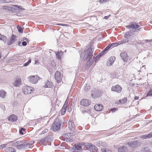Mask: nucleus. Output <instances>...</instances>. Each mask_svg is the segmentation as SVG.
<instances>
[{
  "label": "nucleus",
  "instance_id": "f257e3e1",
  "mask_svg": "<svg viewBox=\"0 0 152 152\" xmlns=\"http://www.w3.org/2000/svg\"><path fill=\"white\" fill-rule=\"evenodd\" d=\"M92 53V50L91 49H88L85 51L80 54L81 57L82 58L83 61H86L89 58Z\"/></svg>",
  "mask_w": 152,
  "mask_h": 152
},
{
  "label": "nucleus",
  "instance_id": "f03ea898",
  "mask_svg": "<svg viewBox=\"0 0 152 152\" xmlns=\"http://www.w3.org/2000/svg\"><path fill=\"white\" fill-rule=\"evenodd\" d=\"M41 78L37 75H30L27 78L28 81L30 83H37Z\"/></svg>",
  "mask_w": 152,
  "mask_h": 152
},
{
  "label": "nucleus",
  "instance_id": "7ed1b4c3",
  "mask_svg": "<svg viewBox=\"0 0 152 152\" xmlns=\"http://www.w3.org/2000/svg\"><path fill=\"white\" fill-rule=\"evenodd\" d=\"M34 91V88L29 86H25L23 88V91L25 94H30Z\"/></svg>",
  "mask_w": 152,
  "mask_h": 152
},
{
  "label": "nucleus",
  "instance_id": "20e7f679",
  "mask_svg": "<svg viewBox=\"0 0 152 152\" xmlns=\"http://www.w3.org/2000/svg\"><path fill=\"white\" fill-rule=\"evenodd\" d=\"M75 138V136L73 134L67 133L65 135L64 140L67 142H70L73 141Z\"/></svg>",
  "mask_w": 152,
  "mask_h": 152
},
{
  "label": "nucleus",
  "instance_id": "39448f33",
  "mask_svg": "<svg viewBox=\"0 0 152 152\" xmlns=\"http://www.w3.org/2000/svg\"><path fill=\"white\" fill-rule=\"evenodd\" d=\"M60 126V122L59 119H56L52 127L53 131H56L59 129Z\"/></svg>",
  "mask_w": 152,
  "mask_h": 152
},
{
  "label": "nucleus",
  "instance_id": "423d86ee",
  "mask_svg": "<svg viewBox=\"0 0 152 152\" xmlns=\"http://www.w3.org/2000/svg\"><path fill=\"white\" fill-rule=\"evenodd\" d=\"M122 89L121 87L118 85L112 86L111 89V91H115L118 93L121 92Z\"/></svg>",
  "mask_w": 152,
  "mask_h": 152
},
{
  "label": "nucleus",
  "instance_id": "0eeeda50",
  "mask_svg": "<svg viewBox=\"0 0 152 152\" xmlns=\"http://www.w3.org/2000/svg\"><path fill=\"white\" fill-rule=\"evenodd\" d=\"M80 104L81 105L83 106L87 107L91 104V102L88 99H84L81 100Z\"/></svg>",
  "mask_w": 152,
  "mask_h": 152
},
{
  "label": "nucleus",
  "instance_id": "6e6552de",
  "mask_svg": "<svg viewBox=\"0 0 152 152\" xmlns=\"http://www.w3.org/2000/svg\"><path fill=\"white\" fill-rule=\"evenodd\" d=\"M62 75L58 71H56V72L55 77L58 83H59L61 82L62 80Z\"/></svg>",
  "mask_w": 152,
  "mask_h": 152
},
{
  "label": "nucleus",
  "instance_id": "1a4fd4ad",
  "mask_svg": "<svg viewBox=\"0 0 152 152\" xmlns=\"http://www.w3.org/2000/svg\"><path fill=\"white\" fill-rule=\"evenodd\" d=\"M126 27L128 29H130L131 28H135V30L139 29L140 26L135 23H133L131 24L130 26H126Z\"/></svg>",
  "mask_w": 152,
  "mask_h": 152
},
{
  "label": "nucleus",
  "instance_id": "9d476101",
  "mask_svg": "<svg viewBox=\"0 0 152 152\" xmlns=\"http://www.w3.org/2000/svg\"><path fill=\"white\" fill-rule=\"evenodd\" d=\"M8 118L9 121L13 122L17 121L18 117L16 115L12 114L10 115Z\"/></svg>",
  "mask_w": 152,
  "mask_h": 152
},
{
  "label": "nucleus",
  "instance_id": "9b49d317",
  "mask_svg": "<svg viewBox=\"0 0 152 152\" xmlns=\"http://www.w3.org/2000/svg\"><path fill=\"white\" fill-rule=\"evenodd\" d=\"M115 60V58L114 57H111L107 60V65L110 66L112 65Z\"/></svg>",
  "mask_w": 152,
  "mask_h": 152
},
{
  "label": "nucleus",
  "instance_id": "f8f14e48",
  "mask_svg": "<svg viewBox=\"0 0 152 152\" xmlns=\"http://www.w3.org/2000/svg\"><path fill=\"white\" fill-rule=\"evenodd\" d=\"M68 102V100H66L62 109L61 112V115H64V114L65 112L66 111V108L67 107Z\"/></svg>",
  "mask_w": 152,
  "mask_h": 152
},
{
  "label": "nucleus",
  "instance_id": "ddd939ff",
  "mask_svg": "<svg viewBox=\"0 0 152 152\" xmlns=\"http://www.w3.org/2000/svg\"><path fill=\"white\" fill-rule=\"evenodd\" d=\"M21 80L20 78L17 79L13 83V85L15 87H19L21 84Z\"/></svg>",
  "mask_w": 152,
  "mask_h": 152
},
{
  "label": "nucleus",
  "instance_id": "4468645a",
  "mask_svg": "<svg viewBox=\"0 0 152 152\" xmlns=\"http://www.w3.org/2000/svg\"><path fill=\"white\" fill-rule=\"evenodd\" d=\"M94 108L95 110L97 111H100L103 109V107L101 104H97L94 106Z\"/></svg>",
  "mask_w": 152,
  "mask_h": 152
},
{
  "label": "nucleus",
  "instance_id": "2eb2a0df",
  "mask_svg": "<svg viewBox=\"0 0 152 152\" xmlns=\"http://www.w3.org/2000/svg\"><path fill=\"white\" fill-rule=\"evenodd\" d=\"M121 56L124 61H127L128 60V56L127 53L123 52L121 54Z\"/></svg>",
  "mask_w": 152,
  "mask_h": 152
},
{
  "label": "nucleus",
  "instance_id": "dca6fc26",
  "mask_svg": "<svg viewBox=\"0 0 152 152\" xmlns=\"http://www.w3.org/2000/svg\"><path fill=\"white\" fill-rule=\"evenodd\" d=\"M20 145H17V144H20V142H15V144L16 145L17 148L18 149H21L24 148L25 147V145L22 144V142H20Z\"/></svg>",
  "mask_w": 152,
  "mask_h": 152
},
{
  "label": "nucleus",
  "instance_id": "f3484780",
  "mask_svg": "<svg viewBox=\"0 0 152 152\" xmlns=\"http://www.w3.org/2000/svg\"><path fill=\"white\" fill-rule=\"evenodd\" d=\"M7 93L4 90H0V98L1 99H4L6 96Z\"/></svg>",
  "mask_w": 152,
  "mask_h": 152
},
{
  "label": "nucleus",
  "instance_id": "a211bd4d",
  "mask_svg": "<svg viewBox=\"0 0 152 152\" xmlns=\"http://www.w3.org/2000/svg\"><path fill=\"white\" fill-rule=\"evenodd\" d=\"M15 7H17V6L16 5H14L12 6L11 7H7L6 6H3V9H4L6 10L7 9L8 10L10 11H15Z\"/></svg>",
  "mask_w": 152,
  "mask_h": 152
},
{
  "label": "nucleus",
  "instance_id": "6ab92c4d",
  "mask_svg": "<svg viewBox=\"0 0 152 152\" xmlns=\"http://www.w3.org/2000/svg\"><path fill=\"white\" fill-rule=\"evenodd\" d=\"M45 88H51L53 87L52 83L49 81H47L44 86Z\"/></svg>",
  "mask_w": 152,
  "mask_h": 152
},
{
  "label": "nucleus",
  "instance_id": "aec40b11",
  "mask_svg": "<svg viewBox=\"0 0 152 152\" xmlns=\"http://www.w3.org/2000/svg\"><path fill=\"white\" fill-rule=\"evenodd\" d=\"M89 150L93 152H97L98 151L97 148L93 145H91L89 147Z\"/></svg>",
  "mask_w": 152,
  "mask_h": 152
},
{
  "label": "nucleus",
  "instance_id": "412c9836",
  "mask_svg": "<svg viewBox=\"0 0 152 152\" xmlns=\"http://www.w3.org/2000/svg\"><path fill=\"white\" fill-rule=\"evenodd\" d=\"M74 150L77 152H81L82 151L81 147L78 145H76L75 146Z\"/></svg>",
  "mask_w": 152,
  "mask_h": 152
},
{
  "label": "nucleus",
  "instance_id": "4be33fe9",
  "mask_svg": "<svg viewBox=\"0 0 152 152\" xmlns=\"http://www.w3.org/2000/svg\"><path fill=\"white\" fill-rule=\"evenodd\" d=\"M6 152H15L14 149L12 147H8L5 149Z\"/></svg>",
  "mask_w": 152,
  "mask_h": 152
},
{
  "label": "nucleus",
  "instance_id": "5701e85b",
  "mask_svg": "<svg viewBox=\"0 0 152 152\" xmlns=\"http://www.w3.org/2000/svg\"><path fill=\"white\" fill-rule=\"evenodd\" d=\"M69 129L71 130H73L74 129V125L72 124L71 121H69Z\"/></svg>",
  "mask_w": 152,
  "mask_h": 152
},
{
  "label": "nucleus",
  "instance_id": "b1692460",
  "mask_svg": "<svg viewBox=\"0 0 152 152\" xmlns=\"http://www.w3.org/2000/svg\"><path fill=\"white\" fill-rule=\"evenodd\" d=\"M63 53L61 52H58L56 53V58L57 59L60 60L61 59V57Z\"/></svg>",
  "mask_w": 152,
  "mask_h": 152
},
{
  "label": "nucleus",
  "instance_id": "393cba45",
  "mask_svg": "<svg viewBox=\"0 0 152 152\" xmlns=\"http://www.w3.org/2000/svg\"><path fill=\"white\" fill-rule=\"evenodd\" d=\"M23 42L22 43V44L23 46H25L26 45L27 43L28 42L27 39L25 38H24L23 39Z\"/></svg>",
  "mask_w": 152,
  "mask_h": 152
},
{
  "label": "nucleus",
  "instance_id": "a878e982",
  "mask_svg": "<svg viewBox=\"0 0 152 152\" xmlns=\"http://www.w3.org/2000/svg\"><path fill=\"white\" fill-rule=\"evenodd\" d=\"M119 101L120 103L121 104H124L126 102L127 99L125 98H124L120 100Z\"/></svg>",
  "mask_w": 152,
  "mask_h": 152
},
{
  "label": "nucleus",
  "instance_id": "bb28decb",
  "mask_svg": "<svg viewBox=\"0 0 152 152\" xmlns=\"http://www.w3.org/2000/svg\"><path fill=\"white\" fill-rule=\"evenodd\" d=\"M0 39L1 40L5 42L6 39V38L4 36L0 34Z\"/></svg>",
  "mask_w": 152,
  "mask_h": 152
},
{
  "label": "nucleus",
  "instance_id": "cd10ccee",
  "mask_svg": "<svg viewBox=\"0 0 152 152\" xmlns=\"http://www.w3.org/2000/svg\"><path fill=\"white\" fill-rule=\"evenodd\" d=\"M130 32H127L125 34V38H128L131 36L130 35Z\"/></svg>",
  "mask_w": 152,
  "mask_h": 152
},
{
  "label": "nucleus",
  "instance_id": "c85d7f7f",
  "mask_svg": "<svg viewBox=\"0 0 152 152\" xmlns=\"http://www.w3.org/2000/svg\"><path fill=\"white\" fill-rule=\"evenodd\" d=\"M18 30L19 32L22 33L23 32V29L20 27H18Z\"/></svg>",
  "mask_w": 152,
  "mask_h": 152
},
{
  "label": "nucleus",
  "instance_id": "c756f323",
  "mask_svg": "<svg viewBox=\"0 0 152 152\" xmlns=\"http://www.w3.org/2000/svg\"><path fill=\"white\" fill-rule=\"evenodd\" d=\"M101 151L102 152H111L110 150L106 149L104 148H102Z\"/></svg>",
  "mask_w": 152,
  "mask_h": 152
},
{
  "label": "nucleus",
  "instance_id": "7c9ffc66",
  "mask_svg": "<svg viewBox=\"0 0 152 152\" xmlns=\"http://www.w3.org/2000/svg\"><path fill=\"white\" fill-rule=\"evenodd\" d=\"M124 148L123 147H120L118 148V152H122L124 151Z\"/></svg>",
  "mask_w": 152,
  "mask_h": 152
},
{
  "label": "nucleus",
  "instance_id": "2f4dec72",
  "mask_svg": "<svg viewBox=\"0 0 152 152\" xmlns=\"http://www.w3.org/2000/svg\"><path fill=\"white\" fill-rule=\"evenodd\" d=\"M148 137V138H150L152 137V133L149 134L147 136V137H145V138Z\"/></svg>",
  "mask_w": 152,
  "mask_h": 152
},
{
  "label": "nucleus",
  "instance_id": "473e14b6",
  "mask_svg": "<svg viewBox=\"0 0 152 152\" xmlns=\"http://www.w3.org/2000/svg\"><path fill=\"white\" fill-rule=\"evenodd\" d=\"M148 94L149 95L152 96V90H151L149 91Z\"/></svg>",
  "mask_w": 152,
  "mask_h": 152
},
{
  "label": "nucleus",
  "instance_id": "72a5a7b5",
  "mask_svg": "<svg viewBox=\"0 0 152 152\" xmlns=\"http://www.w3.org/2000/svg\"><path fill=\"white\" fill-rule=\"evenodd\" d=\"M48 129H45L43 131H42V133H44L45 132H48Z\"/></svg>",
  "mask_w": 152,
  "mask_h": 152
},
{
  "label": "nucleus",
  "instance_id": "f704fd0d",
  "mask_svg": "<svg viewBox=\"0 0 152 152\" xmlns=\"http://www.w3.org/2000/svg\"><path fill=\"white\" fill-rule=\"evenodd\" d=\"M20 133L22 134V135L23 134V131L20 129L19 131Z\"/></svg>",
  "mask_w": 152,
  "mask_h": 152
},
{
  "label": "nucleus",
  "instance_id": "c9c22d12",
  "mask_svg": "<svg viewBox=\"0 0 152 152\" xmlns=\"http://www.w3.org/2000/svg\"><path fill=\"white\" fill-rule=\"evenodd\" d=\"M139 99V97L137 96H135L134 97V99L135 100H138Z\"/></svg>",
  "mask_w": 152,
  "mask_h": 152
},
{
  "label": "nucleus",
  "instance_id": "e433bc0d",
  "mask_svg": "<svg viewBox=\"0 0 152 152\" xmlns=\"http://www.w3.org/2000/svg\"><path fill=\"white\" fill-rule=\"evenodd\" d=\"M5 0V3H9L10 1H9V0Z\"/></svg>",
  "mask_w": 152,
  "mask_h": 152
},
{
  "label": "nucleus",
  "instance_id": "4c0bfd02",
  "mask_svg": "<svg viewBox=\"0 0 152 152\" xmlns=\"http://www.w3.org/2000/svg\"><path fill=\"white\" fill-rule=\"evenodd\" d=\"M110 48V47H109V46H107V47L105 49V50H107V49H109Z\"/></svg>",
  "mask_w": 152,
  "mask_h": 152
},
{
  "label": "nucleus",
  "instance_id": "58836bf2",
  "mask_svg": "<svg viewBox=\"0 0 152 152\" xmlns=\"http://www.w3.org/2000/svg\"><path fill=\"white\" fill-rule=\"evenodd\" d=\"M21 129L22 131H25V129H24V128H21Z\"/></svg>",
  "mask_w": 152,
  "mask_h": 152
},
{
  "label": "nucleus",
  "instance_id": "ea45409f",
  "mask_svg": "<svg viewBox=\"0 0 152 152\" xmlns=\"http://www.w3.org/2000/svg\"><path fill=\"white\" fill-rule=\"evenodd\" d=\"M108 16H105V17H104V18L105 19H107V18H108Z\"/></svg>",
  "mask_w": 152,
  "mask_h": 152
},
{
  "label": "nucleus",
  "instance_id": "a19ab883",
  "mask_svg": "<svg viewBox=\"0 0 152 152\" xmlns=\"http://www.w3.org/2000/svg\"><path fill=\"white\" fill-rule=\"evenodd\" d=\"M87 87H88V88H87L88 89H89V88H90V87H89V86H87Z\"/></svg>",
  "mask_w": 152,
  "mask_h": 152
},
{
  "label": "nucleus",
  "instance_id": "79ce46f5",
  "mask_svg": "<svg viewBox=\"0 0 152 152\" xmlns=\"http://www.w3.org/2000/svg\"><path fill=\"white\" fill-rule=\"evenodd\" d=\"M90 62H87V65H88V64Z\"/></svg>",
  "mask_w": 152,
  "mask_h": 152
},
{
  "label": "nucleus",
  "instance_id": "37998d69",
  "mask_svg": "<svg viewBox=\"0 0 152 152\" xmlns=\"http://www.w3.org/2000/svg\"><path fill=\"white\" fill-rule=\"evenodd\" d=\"M113 110V109H111V111H112V110Z\"/></svg>",
  "mask_w": 152,
  "mask_h": 152
},
{
  "label": "nucleus",
  "instance_id": "c03bdc74",
  "mask_svg": "<svg viewBox=\"0 0 152 152\" xmlns=\"http://www.w3.org/2000/svg\"><path fill=\"white\" fill-rule=\"evenodd\" d=\"M125 42H128V41H125Z\"/></svg>",
  "mask_w": 152,
  "mask_h": 152
}]
</instances>
